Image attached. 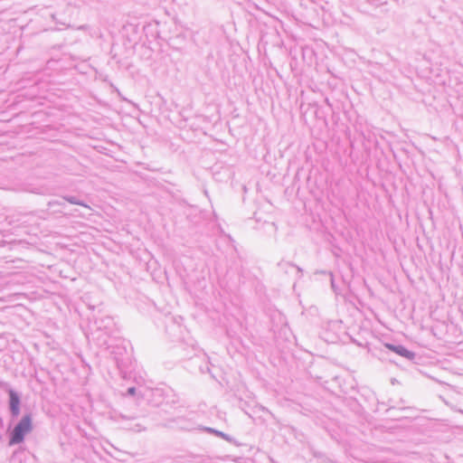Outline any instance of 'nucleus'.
<instances>
[{
  "instance_id": "obj_1",
  "label": "nucleus",
  "mask_w": 463,
  "mask_h": 463,
  "mask_svg": "<svg viewBox=\"0 0 463 463\" xmlns=\"http://www.w3.org/2000/svg\"><path fill=\"white\" fill-rule=\"evenodd\" d=\"M32 429V417L30 415H24L13 430L9 444L14 445L21 443L24 440V436L28 434Z\"/></svg>"
},
{
  "instance_id": "obj_2",
  "label": "nucleus",
  "mask_w": 463,
  "mask_h": 463,
  "mask_svg": "<svg viewBox=\"0 0 463 463\" xmlns=\"http://www.w3.org/2000/svg\"><path fill=\"white\" fill-rule=\"evenodd\" d=\"M10 397V410L14 416H18L20 413V399L17 393L11 390L9 391Z\"/></svg>"
},
{
  "instance_id": "obj_3",
  "label": "nucleus",
  "mask_w": 463,
  "mask_h": 463,
  "mask_svg": "<svg viewBox=\"0 0 463 463\" xmlns=\"http://www.w3.org/2000/svg\"><path fill=\"white\" fill-rule=\"evenodd\" d=\"M385 346L389 350L398 354L401 356H403V357L408 358V359H413L414 358V353L409 351L404 346L393 345H391V344H386Z\"/></svg>"
},
{
  "instance_id": "obj_4",
  "label": "nucleus",
  "mask_w": 463,
  "mask_h": 463,
  "mask_svg": "<svg viewBox=\"0 0 463 463\" xmlns=\"http://www.w3.org/2000/svg\"><path fill=\"white\" fill-rule=\"evenodd\" d=\"M128 392L131 393V394H135V388H130L128 390Z\"/></svg>"
}]
</instances>
